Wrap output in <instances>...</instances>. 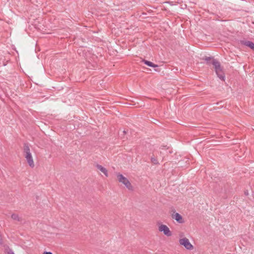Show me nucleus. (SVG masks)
<instances>
[{"label":"nucleus","instance_id":"1","mask_svg":"<svg viewBox=\"0 0 254 254\" xmlns=\"http://www.w3.org/2000/svg\"><path fill=\"white\" fill-rule=\"evenodd\" d=\"M117 179L118 182L123 185L125 188L129 191H133L134 188L130 181L123 174L118 173L117 174Z\"/></svg>","mask_w":254,"mask_h":254},{"label":"nucleus","instance_id":"2","mask_svg":"<svg viewBox=\"0 0 254 254\" xmlns=\"http://www.w3.org/2000/svg\"><path fill=\"white\" fill-rule=\"evenodd\" d=\"M179 245L187 251H193L194 249V246L191 243L190 240L185 236H181L179 239Z\"/></svg>","mask_w":254,"mask_h":254},{"label":"nucleus","instance_id":"3","mask_svg":"<svg viewBox=\"0 0 254 254\" xmlns=\"http://www.w3.org/2000/svg\"><path fill=\"white\" fill-rule=\"evenodd\" d=\"M158 231L167 237L172 236L173 232L169 227L162 222H158L157 224Z\"/></svg>","mask_w":254,"mask_h":254},{"label":"nucleus","instance_id":"4","mask_svg":"<svg viewBox=\"0 0 254 254\" xmlns=\"http://www.w3.org/2000/svg\"><path fill=\"white\" fill-rule=\"evenodd\" d=\"M218 76L222 80L224 79V73L220 64L217 61H214L212 63Z\"/></svg>","mask_w":254,"mask_h":254},{"label":"nucleus","instance_id":"5","mask_svg":"<svg viewBox=\"0 0 254 254\" xmlns=\"http://www.w3.org/2000/svg\"><path fill=\"white\" fill-rule=\"evenodd\" d=\"M171 217L172 219L175 220L178 223H184L185 222L184 219L183 218V216L180 215L179 213L174 211L171 214Z\"/></svg>","mask_w":254,"mask_h":254},{"label":"nucleus","instance_id":"6","mask_svg":"<svg viewBox=\"0 0 254 254\" xmlns=\"http://www.w3.org/2000/svg\"><path fill=\"white\" fill-rule=\"evenodd\" d=\"M23 153H24V156L25 158L32 156V153L30 151V147L27 144H25L24 145Z\"/></svg>","mask_w":254,"mask_h":254},{"label":"nucleus","instance_id":"7","mask_svg":"<svg viewBox=\"0 0 254 254\" xmlns=\"http://www.w3.org/2000/svg\"><path fill=\"white\" fill-rule=\"evenodd\" d=\"M23 153H24V156L25 158L32 156V153L30 151V147L27 144H25L24 145Z\"/></svg>","mask_w":254,"mask_h":254},{"label":"nucleus","instance_id":"8","mask_svg":"<svg viewBox=\"0 0 254 254\" xmlns=\"http://www.w3.org/2000/svg\"><path fill=\"white\" fill-rule=\"evenodd\" d=\"M96 168L98 170L100 171L106 177L109 176L108 171L107 169L100 165H97Z\"/></svg>","mask_w":254,"mask_h":254},{"label":"nucleus","instance_id":"9","mask_svg":"<svg viewBox=\"0 0 254 254\" xmlns=\"http://www.w3.org/2000/svg\"><path fill=\"white\" fill-rule=\"evenodd\" d=\"M25 159L28 165L31 168H34L35 166V163L33 156H31L25 157Z\"/></svg>","mask_w":254,"mask_h":254},{"label":"nucleus","instance_id":"10","mask_svg":"<svg viewBox=\"0 0 254 254\" xmlns=\"http://www.w3.org/2000/svg\"><path fill=\"white\" fill-rule=\"evenodd\" d=\"M143 62H144V63L145 64H146L147 65H148L149 66H151V67H158V65L154 64L151 62L146 61V60H144Z\"/></svg>","mask_w":254,"mask_h":254},{"label":"nucleus","instance_id":"11","mask_svg":"<svg viewBox=\"0 0 254 254\" xmlns=\"http://www.w3.org/2000/svg\"><path fill=\"white\" fill-rule=\"evenodd\" d=\"M244 45L250 47L251 49L254 50V43L251 41H245L244 43Z\"/></svg>","mask_w":254,"mask_h":254},{"label":"nucleus","instance_id":"12","mask_svg":"<svg viewBox=\"0 0 254 254\" xmlns=\"http://www.w3.org/2000/svg\"><path fill=\"white\" fill-rule=\"evenodd\" d=\"M11 218L13 220L17 221H20L21 220L20 218L19 217V215L17 214L13 213L11 214Z\"/></svg>","mask_w":254,"mask_h":254},{"label":"nucleus","instance_id":"13","mask_svg":"<svg viewBox=\"0 0 254 254\" xmlns=\"http://www.w3.org/2000/svg\"><path fill=\"white\" fill-rule=\"evenodd\" d=\"M6 254H15L14 253V252H13L12 251H7L6 253Z\"/></svg>","mask_w":254,"mask_h":254},{"label":"nucleus","instance_id":"14","mask_svg":"<svg viewBox=\"0 0 254 254\" xmlns=\"http://www.w3.org/2000/svg\"><path fill=\"white\" fill-rule=\"evenodd\" d=\"M43 254H53L50 252H44L43 253Z\"/></svg>","mask_w":254,"mask_h":254},{"label":"nucleus","instance_id":"15","mask_svg":"<svg viewBox=\"0 0 254 254\" xmlns=\"http://www.w3.org/2000/svg\"><path fill=\"white\" fill-rule=\"evenodd\" d=\"M152 161L153 162H154V163H157L156 162V160H155V159H154V160L152 159Z\"/></svg>","mask_w":254,"mask_h":254}]
</instances>
